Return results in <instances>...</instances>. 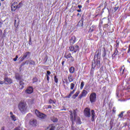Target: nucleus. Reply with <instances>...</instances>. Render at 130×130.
Returning <instances> with one entry per match:
<instances>
[{"instance_id":"23","label":"nucleus","mask_w":130,"mask_h":130,"mask_svg":"<svg viewBox=\"0 0 130 130\" xmlns=\"http://www.w3.org/2000/svg\"><path fill=\"white\" fill-rule=\"evenodd\" d=\"M97 59V60L95 62L92 63V68H93V67H94V65L95 66V63H96V66H100V64L101 63V61H100V60H98V59Z\"/></svg>"},{"instance_id":"42","label":"nucleus","mask_w":130,"mask_h":130,"mask_svg":"<svg viewBox=\"0 0 130 130\" xmlns=\"http://www.w3.org/2000/svg\"><path fill=\"white\" fill-rule=\"evenodd\" d=\"M25 64H26V62H23V63L20 65V68H19L20 71H21V70H22V67H23V66H25Z\"/></svg>"},{"instance_id":"29","label":"nucleus","mask_w":130,"mask_h":130,"mask_svg":"<svg viewBox=\"0 0 130 130\" xmlns=\"http://www.w3.org/2000/svg\"><path fill=\"white\" fill-rule=\"evenodd\" d=\"M103 29L105 30V31H106V30H108L109 29V25L108 24H105L103 25Z\"/></svg>"},{"instance_id":"11","label":"nucleus","mask_w":130,"mask_h":130,"mask_svg":"<svg viewBox=\"0 0 130 130\" xmlns=\"http://www.w3.org/2000/svg\"><path fill=\"white\" fill-rule=\"evenodd\" d=\"M101 55V48H99L96 50L95 52V55H94V59H98V57H100Z\"/></svg>"},{"instance_id":"31","label":"nucleus","mask_w":130,"mask_h":130,"mask_svg":"<svg viewBox=\"0 0 130 130\" xmlns=\"http://www.w3.org/2000/svg\"><path fill=\"white\" fill-rule=\"evenodd\" d=\"M106 56V50L105 49V48H104V50L102 54V57H105Z\"/></svg>"},{"instance_id":"64","label":"nucleus","mask_w":130,"mask_h":130,"mask_svg":"<svg viewBox=\"0 0 130 130\" xmlns=\"http://www.w3.org/2000/svg\"><path fill=\"white\" fill-rule=\"evenodd\" d=\"M1 6H2V4L1 3H0V7H1Z\"/></svg>"},{"instance_id":"6","label":"nucleus","mask_w":130,"mask_h":130,"mask_svg":"<svg viewBox=\"0 0 130 130\" xmlns=\"http://www.w3.org/2000/svg\"><path fill=\"white\" fill-rule=\"evenodd\" d=\"M90 102L91 103H95L97 100V95L95 92H92L89 96Z\"/></svg>"},{"instance_id":"20","label":"nucleus","mask_w":130,"mask_h":130,"mask_svg":"<svg viewBox=\"0 0 130 130\" xmlns=\"http://www.w3.org/2000/svg\"><path fill=\"white\" fill-rule=\"evenodd\" d=\"M124 71H125V68H124V66H122L120 70V76H122L124 74Z\"/></svg>"},{"instance_id":"5","label":"nucleus","mask_w":130,"mask_h":130,"mask_svg":"<svg viewBox=\"0 0 130 130\" xmlns=\"http://www.w3.org/2000/svg\"><path fill=\"white\" fill-rule=\"evenodd\" d=\"M69 49L70 51L73 52L72 53H76V52L80 51V47L78 45L71 46Z\"/></svg>"},{"instance_id":"43","label":"nucleus","mask_w":130,"mask_h":130,"mask_svg":"<svg viewBox=\"0 0 130 130\" xmlns=\"http://www.w3.org/2000/svg\"><path fill=\"white\" fill-rule=\"evenodd\" d=\"M70 61L71 62H73V61H75V58H74V57H73L72 56H71V57H70Z\"/></svg>"},{"instance_id":"61","label":"nucleus","mask_w":130,"mask_h":130,"mask_svg":"<svg viewBox=\"0 0 130 130\" xmlns=\"http://www.w3.org/2000/svg\"><path fill=\"white\" fill-rule=\"evenodd\" d=\"M1 2H5V0H1Z\"/></svg>"},{"instance_id":"32","label":"nucleus","mask_w":130,"mask_h":130,"mask_svg":"<svg viewBox=\"0 0 130 130\" xmlns=\"http://www.w3.org/2000/svg\"><path fill=\"white\" fill-rule=\"evenodd\" d=\"M15 79H16V80H21V76H20V75L19 74H16Z\"/></svg>"},{"instance_id":"62","label":"nucleus","mask_w":130,"mask_h":130,"mask_svg":"<svg viewBox=\"0 0 130 130\" xmlns=\"http://www.w3.org/2000/svg\"><path fill=\"white\" fill-rule=\"evenodd\" d=\"M16 22H17V21L15 20V24H16Z\"/></svg>"},{"instance_id":"9","label":"nucleus","mask_w":130,"mask_h":130,"mask_svg":"<svg viewBox=\"0 0 130 130\" xmlns=\"http://www.w3.org/2000/svg\"><path fill=\"white\" fill-rule=\"evenodd\" d=\"M88 94V91L87 90L83 89L81 92V93L79 95L78 99L80 100L82 99L83 97H86Z\"/></svg>"},{"instance_id":"38","label":"nucleus","mask_w":130,"mask_h":130,"mask_svg":"<svg viewBox=\"0 0 130 130\" xmlns=\"http://www.w3.org/2000/svg\"><path fill=\"white\" fill-rule=\"evenodd\" d=\"M84 81L81 82V84H80V89L82 90L83 88H84Z\"/></svg>"},{"instance_id":"46","label":"nucleus","mask_w":130,"mask_h":130,"mask_svg":"<svg viewBox=\"0 0 130 130\" xmlns=\"http://www.w3.org/2000/svg\"><path fill=\"white\" fill-rule=\"evenodd\" d=\"M18 57H19L18 56V55H16V57L14 58H13L14 61H17V60L18 59Z\"/></svg>"},{"instance_id":"30","label":"nucleus","mask_w":130,"mask_h":130,"mask_svg":"<svg viewBox=\"0 0 130 130\" xmlns=\"http://www.w3.org/2000/svg\"><path fill=\"white\" fill-rule=\"evenodd\" d=\"M51 74V72L49 71H47V74L46 75V77L47 78V80L49 81V75Z\"/></svg>"},{"instance_id":"44","label":"nucleus","mask_w":130,"mask_h":130,"mask_svg":"<svg viewBox=\"0 0 130 130\" xmlns=\"http://www.w3.org/2000/svg\"><path fill=\"white\" fill-rule=\"evenodd\" d=\"M83 21H84V18H83V16H82L81 18V20L79 21L78 24H80V23H82V25H83Z\"/></svg>"},{"instance_id":"25","label":"nucleus","mask_w":130,"mask_h":130,"mask_svg":"<svg viewBox=\"0 0 130 130\" xmlns=\"http://www.w3.org/2000/svg\"><path fill=\"white\" fill-rule=\"evenodd\" d=\"M51 120L53 121V122H57L58 121V119L54 116H53L51 118Z\"/></svg>"},{"instance_id":"15","label":"nucleus","mask_w":130,"mask_h":130,"mask_svg":"<svg viewBox=\"0 0 130 130\" xmlns=\"http://www.w3.org/2000/svg\"><path fill=\"white\" fill-rule=\"evenodd\" d=\"M117 49H118V48H115L114 53L112 55V59H114L116 55H117V54L118 55L119 54H118V50H117Z\"/></svg>"},{"instance_id":"35","label":"nucleus","mask_w":130,"mask_h":130,"mask_svg":"<svg viewBox=\"0 0 130 130\" xmlns=\"http://www.w3.org/2000/svg\"><path fill=\"white\" fill-rule=\"evenodd\" d=\"M38 82V79L37 78L35 77L34 78L32 79V83H37Z\"/></svg>"},{"instance_id":"27","label":"nucleus","mask_w":130,"mask_h":130,"mask_svg":"<svg viewBox=\"0 0 130 130\" xmlns=\"http://www.w3.org/2000/svg\"><path fill=\"white\" fill-rule=\"evenodd\" d=\"M69 72L70 74H74L75 73V67H71L69 69Z\"/></svg>"},{"instance_id":"36","label":"nucleus","mask_w":130,"mask_h":130,"mask_svg":"<svg viewBox=\"0 0 130 130\" xmlns=\"http://www.w3.org/2000/svg\"><path fill=\"white\" fill-rule=\"evenodd\" d=\"M124 112L123 111H122L120 114L118 115V117H120V118H122L123 117V113Z\"/></svg>"},{"instance_id":"59","label":"nucleus","mask_w":130,"mask_h":130,"mask_svg":"<svg viewBox=\"0 0 130 130\" xmlns=\"http://www.w3.org/2000/svg\"><path fill=\"white\" fill-rule=\"evenodd\" d=\"M3 37H6V34H3Z\"/></svg>"},{"instance_id":"55","label":"nucleus","mask_w":130,"mask_h":130,"mask_svg":"<svg viewBox=\"0 0 130 130\" xmlns=\"http://www.w3.org/2000/svg\"><path fill=\"white\" fill-rule=\"evenodd\" d=\"M82 10L79 9V10H77V12H78V13H81Z\"/></svg>"},{"instance_id":"16","label":"nucleus","mask_w":130,"mask_h":130,"mask_svg":"<svg viewBox=\"0 0 130 130\" xmlns=\"http://www.w3.org/2000/svg\"><path fill=\"white\" fill-rule=\"evenodd\" d=\"M29 124L30 125H32V126H36V125L37 124V121L36 119H33L29 121Z\"/></svg>"},{"instance_id":"33","label":"nucleus","mask_w":130,"mask_h":130,"mask_svg":"<svg viewBox=\"0 0 130 130\" xmlns=\"http://www.w3.org/2000/svg\"><path fill=\"white\" fill-rule=\"evenodd\" d=\"M54 81L56 84H57L58 83V78H57V76H55L54 77Z\"/></svg>"},{"instance_id":"47","label":"nucleus","mask_w":130,"mask_h":130,"mask_svg":"<svg viewBox=\"0 0 130 130\" xmlns=\"http://www.w3.org/2000/svg\"><path fill=\"white\" fill-rule=\"evenodd\" d=\"M115 109H116L115 107H114L113 108V112H114V113H115V112H116V110Z\"/></svg>"},{"instance_id":"63","label":"nucleus","mask_w":130,"mask_h":130,"mask_svg":"<svg viewBox=\"0 0 130 130\" xmlns=\"http://www.w3.org/2000/svg\"><path fill=\"white\" fill-rule=\"evenodd\" d=\"M112 128V126H111V129Z\"/></svg>"},{"instance_id":"52","label":"nucleus","mask_w":130,"mask_h":130,"mask_svg":"<svg viewBox=\"0 0 130 130\" xmlns=\"http://www.w3.org/2000/svg\"><path fill=\"white\" fill-rule=\"evenodd\" d=\"M0 85H4V82L3 81H0Z\"/></svg>"},{"instance_id":"10","label":"nucleus","mask_w":130,"mask_h":130,"mask_svg":"<svg viewBox=\"0 0 130 130\" xmlns=\"http://www.w3.org/2000/svg\"><path fill=\"white\" fill-rule=\"evenodd\" d=\"M76 42H77V38H76L75 36H72L69 39L70 44V45H71V46L74 45Z\"/></svg>"},{"instance_id":"26","label":"nucleus","mask_w":130,"mask_h":130,"mask_svg":"<svg viewBox=\"0 0 130 130\" xmlns=\"http://www.w3.org/2000/svg\"><path fill=\"white\" fill-rule=\"evenodd\" d=\"M64 57H65V58H67V59H69V58H71V57H72V54L71 53H69L68 54H65L64 55Z\"/></svg>"},{"instance_id":"17","label":"nucleus","mask_w":130,"mask_h":130,"mask_svg":"<svg viewBox=\"0 0 130 130\" xmlns=\"http://www.w3.org/2000/svg\"><path fill=\"white\" fill-rule=\"evenodd\" d=\"M47 129L54 130L55 129V125H54L53 124H49V126L47 127Z\"/></svg>"},{"instance_id":"39","label":"nucleus","mask_w":130,"mask_h":130,"mask_svg":"<svg viewBox=\"0 0 130 130\" xmlns=\"http://www.w3.org/2000/svg\"><path fill=\"white\" fill-rule=\"evenodd\" d=\"M116 48H119V41L118 40H117L116 41Z\"/></svg>"},{"instance_id":"3","label":"nucleus","mask_w":130,"mask_h":130,"mask_svg":"<svg viewBox=\"0 0 130 130\" xmlns=\"http://www.w3.org/2000/svg\"><path fill=\"white\" fill-rule=\"evenodd\" d=\"M22 6H23V2H20L18 5V2H14L11 5V11L12 12H15L17 9H20V8H22Z\"/></svg>"},{"instance_id":"22","label":"nucleus","mask_w":130,"mask_h":130,"mask_svg":"<svg viewBox=\"0 0 130 130\" xmlns=\"http://www.w3.org/2000/svg\"><path fill=\"white\" fill-rule=\"evenodd\" d=\"M96 28V25L93 24L91 27L90 28L89 32L92 33V32H94L95 31V28Z\"/></svg>"},{"instance_id":"7","label":"nucleus","mask_w":130,"mask_h":130,"mask_svg":"<svg viewBox=\"0 0 130 130\" xmlns=\"http://www.w3.org/2000/svg\"><path fill=\"white\" fill-rule=\"evenodd\" d=\"M83 114L85 117H91V109L90 108H85L83 111Z\"/></svg>"},{"instance_id":"18","label":"nucleus","mask_w":130,"mask_h":130,"mask_svg":"<svg viewBox=\"0 0 130 130\" xmlns=\"http://www.w3.org/2000/svg\"><path fill=\"white\" fill-rule=\"evenodd\" d=\"M80 92L81 91H80V90H77L76 93L72 96V99H76V98L79 96V94Z\"/></svg>"},{"instance_id":"2","label":"nucleus","mask_w":130,"mask_h":130,"mask_svg":"<svg viewBox=\"0 0 130 130\" xmlns=\"http://www.w3.org/2000/svg\"><path fill=\"white\" fill-rule=\"evenodd\" d=\"M18 109L21 113L27 111V104L24 101L20 102L18 104Z\"/></svg>"},{"instance_id":"24","label":"nucleus","mask_w":130,"mask_h":130,"mask_svg":"<svg viewBox=\"0 0 130 130\" xmlns=\"http://www.w3.org/2000/svg\"><path fill=\"white\" fill-rule=\"evenodd\" d=\"M75 91L76 90L74 89L73 91H71L68 96H65V98H70V97H72L73 94L75 93Z\"/></svg>"},{"instance_id":"54","label":"nucleus","mask_w":130,"mask_h":130,"mask_svg":"<svg viewBox=\"0 0 130 130\" xmlns=\"http://www.w3.org/2000/svg\"><path fill=\"white\" fill-rule=\"evenodd\" d=\"M78 7L79 8V9H82V5H78Z\"/></svg>"},{"instance_id":"57","label":"nucleus","mask_w":130,"mask_h":130,"mask_svg":"<svg viewBox=\"0 0 130 130\" xmlns=\"http://www.w3.org/2000/svg\"><path fill=\"white\" fill-rule=\"evenodd\" d=\"M2 26H3V23H2V22H0V28L1 27H2Z\"/></svg>"},{"instance_id":"53","label":"nucleus","mask_w":130,"mask_h":130,"mask_svg":"<svg viewBox=\"0 0 130 130\" xmlns=\"http://www.w3.org/2000/svg\"><path fill=\"white\" fill-rule=\"evenodd\" d=\"M48 108L49 109H51V108H52L51 106V105H48Z\"/></svg>"},{"instance_id":"21","label":"nucleus","mask_w":130,"mask_h":130,"mask_svg":"<svg viewBox=\"0 0 130 130\" xmlns=\"http://www.w3.org/2000/svg\"><path fill=\"white\" fill-rule=\"evenodd\" d=\"M24 82H23V81H19V89L20 90H22L23 89H24Z\"/></svg>"},{"instance_id":"48","label":"nucleus","mask_w":130,"mask_h":130,"mask_svg":"<svg viewBox=\"0 0 130 130\" xmlns=\"http://www.w3.org/2000/svg\"><path fill=\"white\" fill-rule=\"evenodd\" d=\"M130 53V45H128V49L127 51V53Z\"/></svg>"},{"instance_id":"19","label":"nucleus","mask_w":130,"mask_h":130,"mask_svg":"<svg viewBox=\"0 0 130 130\" xmlns=\"http://www.w3.org/2000/svg\"><path fill=\"white\" fill-rule=\"evenodd\" d=\"M10 117L12 120H13V121H16V120H17V118L16 117V116H15V115H14V114H13V112H10Z\"/></svg>"},{"instance_id":"40","label":"nucleus","mask_w":130,"mask_h":130,"mask_svg":"<svg viewBox=\"0 0 130 130\" xmlns=\"http://www.w3.org/2000/svg\"><path fill=\"white\" fill-rule=\"evenodd\" d=\"M47 59H48V56L47 55H46L44 59V61H45V63L47 62Z\"/></svg>"},{"instance_id":"13","label":"nucleus","mask_w":130,"mask_h":130,"mask_svg":"<svg viewBox=\"0 0 130 130\" xmlns=\"http://www.w3.org/2000/svg\"><path fill=\"white\" fill-rule=\"evenodd\" d=\"M33 91V87H32V86H29L25 90V93H26V94H32Z\"/></svg>"},{"instance_id":"60","label":"nucleus","mask_w":130,"mask_h":130,"mask_svg":"<svg viewBox=\"0 0 130 130\" xmlns=\"http://www.w3.org/2000/svg\"><path fill=\"white\" fill-rule=\"evenodd\" d=\"M128 114H130V111H128Z\"/></svg>"},{"instance_id":"12","label":"nucleus","mask_w":130,"mask_h":130,"mask_svg":"<svg viewBox=\"0 0 130 130\" xmlns=\"http://www.w3.org/2000/svg\"><path fill=\"white\" fill-rule=\"evenodd\" d=\"M4 82L6 85H11L13 83V80L9 77H5L4 78Z\"/></svg>"},{"instance_id":"58","label":"nucleus","mask_w":130,"mask_h":130,"mask_svg":"<svg viewBox=\"0 0 130 130\" xmlns=\"http://www.w3.org/2000/svg\"><path fill=\"white\" fill-rule=\"evenodd\" d=\"M79 16H80V17H81V14H80V13L77 14V16L79 17Z\"/></svg>"},{"instance_id":"4","label":"nucleus","mask_w":130,"mask_h":130,"mask_svg":"<svg viewBox=\"0 0 130 130\" xmlns=\"http://www.w3.org/2000/svg\"><path fill=\"white\" fill-rule=\"evenodd\" d=\"M35 113L39 118H41V119H45L46 117H47V115L40 112V111H38V110L36 109L35 111Z\"/></svg>"},{"instance_id":"51","label":"nucleus","mask_w":130,"mask_h":130,"mask_svg":"<svg viewBox=\"0 0 130 130\" xmlns=\"http://www.w3.org/2000/svg\"><path fill=\"white\" fill-rule=\"evenodd\" d=\"M14 130H21V129L20 128V127H17L14 129Z\"/></svg>"},{"instance_id":"41","label":"nucleus","mask_w":130,"mask_h":130,"mask_svg":"<svg viewBox=\"0 0 130 130\" xmlns=\"http://www.w3.org/2000/svg\"><path fill=\"white\" fill-rule=\"evenodd\" d=\"M52 103H54V104H55V102L53 101V100L50 99L49 100V104H52Z\"/></svg>"},{"instance_id":"56","label":"nucleus","mask_w":130,"mask_h":130,"mask_svg":"<svg viewBox=\"0 0 130 130\" xmlns=\"http://www.w3.org/2000/svg\"><path fill=\"white\" fill-rule=\"evenodd\" d=\"M1 130H5V126H2L1 128Z\"/></svg>"},{"instance_id":"34","label":"nucleus","mask_w":130,"mask_h":130,"mask_svg":"<svg viewBox=\"0 0 130 130\" xmlns=\"http://www.w3.org/2000/svg\"><path fill=\"white\" fill-rule=\"evenodd\" d=\"M74 88H75V84L71 83V84H70L71 90H74Z\"/></svg>"},{"instance_id":"1","label":"nucleus","mask_w":130,"mask_h":130,"mask_svg":"<svg viewBox=\"0 0 130 130\" xmlns=\"http://www.w3.org/2000/svg\"><path fill=\"white\" fill-rule=\"evenodd\" d=\"M78 109L73 110V111L70 110V120L72 121V125L75 124V121L76 122V124H82V121H81V118L80 117H77L78 114Z\"/></svg>"},{"instance_id":"45","label":"nucleus","mask_w":130,"mask_h":130,"mask_svg":"<svg viewBox=\"0 0 130 130\" xmlns=\"http://www.w3.org/2000/svg\"><path fill=\"white\" fill-rule=\"evenodd\" d=\"M118 9H119V7H118V6L115 7L114 8L115 12H116V11H117V10H118Z\"/></svg>"},{"instance_id":"14","label":"nucleus","mask_w":130,"mask_h":130,"mask_svg":"<svg viewBox=\"0 0 130 130\" xmlns=\"http://www.w3.org/2000/svg\"><path fill=\"white\" fill-rule=\"evenodd\" d=\"M91 116V121H95V116H96V113H95V111L94 110H91L90 116Z\"/></svg>"},{"instance_id":"37","label":"nucleus","mask_w":130,"mask_h":130,"mask_svg":"<svg viewBox=\"0 0 130 130\" xmlns=\"http://www.w3.org/2000/svg\"><path fill=\"white\" fill-rule=\"evenodd\" d=\"M29 64H31L32 66H35V64H36V63L35 62V61L30 60V62H29Z\"/></svg>"},{"instance_id":"28","label":"nucleus","mask_w":130,"mask_h":130,"mask_svg":"<svg viewBox=\"0 0 130 130\" xmlns=\"http://www.w3.org/2000/svg\"><path fill=\"white\" fill-rule=\"evenodd\" d=\"M68 80L71 83L74 81V78H73V75H69L68 76Z\"/></svg>"},{"instance_id":"49","label":"nucleus","mask_w":130,"mask_h":130,"mask_svg":"<svg viewBox=\"0 0 130 130\" xmlns=\"http://www.w3.org/2000/svg\"><path fill=\"white\" fill-rule=\"evenodd\" d=\"M66 61L63 60L61 62V64H62V67H63L64 64V62Z\"/></svg>"},{"instance_id":"8","label":"nucleus","mask_w":130,"mask_h":130,"mask_svg":"<svg viewBox=\"0 0 130 130\" xmlns=\"http://www.w3.org/2000/svg\"><path fill=\"white\" fill-rule=\"evenodd\" d=\"M29 55H30V52H25L23 54V56L22 57H19V59H20L19 60L20 62H22V61H23V60H24L25 58H27V57H28Z\"/></svg>"},{"instance_id":"50","label":"nucleus","mask_w":130,"mask_h":130,"mask_svg":"<svg viewBox=\"0 0 130 130\" xmlns=\"http://www.w3.org/2000/svg\"><path fill=\"white\" fill-rule=\"evenodd\" d=\"M3 35V30L2 29H0V36H2Z\"/></svg>"}]
</instances>
